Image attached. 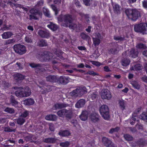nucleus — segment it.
Masks as SVG:
<instances>
[{
    "label": "nucleus",
    "instance_id": "nucleus-13",
    "mask_svg": "<svg viewBox=\"0 0 147 147\" xmlns=\"http://www.w3.org/2000/svg\"><path fill=\"white\" fill-rule=\"evenodd\" d=\"M111 94L109 91L107 89L102 90L101 97L103 99L109 100L111 98Z\"/></svg>",
    "mask_w": 147,
    "mask_h": 147
},
{
    "label": "nucleus",
    "instance_id": "nucleus-49",
    "mask_svg": "<svg viewBox=\"0 0 147 147\" xmlns=\"http://www.w3.org/2000/svg\"><path fill=\"white\" fill-rule=\"evenodd\" d=\"M15 40L14 39H9L5 41V45H8L14 43L15 42Z\"/></svg>",
    "mask_w": 147,
    "mask_h": 147
},
{
    "label": "nucleus",
    "instance_id": "nucleus-55",
    "mask_svg": "<svg viewBox=\"0 0 147 147\" xmlns=\"http://www.w3.org/2000/svg\"><path fill=\"white\" fill-rule=\"evenodd\" d=\"M4 130L5 131L7 132L14 131V130L11 129L9 127H5L4 129Z\"/></svg>",
    "mask_w": 147,
    "mask_h": 147
},
{
    "label": "nucleus",
    "instance_id": "nucleus-5",
    "mask_svg": "<svg viewBox=\"0 0 147 147\" xmlns=\"http://www.w3.org/2000/svg\"><path fill=\"white\" fill-rule=\"evenodd\" d=\"M31 14L29 16V19L32 20H37L39 17H41L42 13L41 11L35 8L31 9L30 10Z\"/></svg>",
    "mask_w": 147,
    "mask_h": 147
},
{
    "label": "nucleus",
    "instance_id": "nucleus-6",
    "mask_svg": "<svg viewBox=\"0 0 147 147\" xmlns=\"http://www.w3.org/2000/svg\"><path fill=\"white\" fill-rule=\"evenodd\" d=\"M57 115L60 117L65 118L69 119H71L72 115V111L66 109H61L58 111L57 113Z\"/></svg>",
    "mask_w": 147,
    "mask_h": 147
},
{
    "label": "nucleus",
    "instance_id": "nucleus-51",
    "mask_svg": "<svg viewBox=\"0 0 147 147\" xmlns=\"http://www.w3.org/2000/svg\"><path fill=\"white\" fill-rule=\"evenodd\" d=\"M52 63L53 64V69H57V64L59 62L55 60V59L53 60L52 61Z\"/></svg>",
    "mask_w": 147,
    "mask_h": 147
},
{
    "label": "nucleus",
    "instance_id": "nucleus-35",
    "mask_svg": "<svg viewBox=\"0 0 147 147\" xmlns=\"http://www.w3.org/2000/svg\"><path fill=\"white\" fill-rule=\"evenodd\" d=\"M131 84L135 89L137 90H139L140 89V85L137 82L135 81H132Z\"/></svg>",
    "mask_w": 147,
    "mask_h": 147
},
{
    "label": "nucleus",
    "instance_id": "nucleus-39",
    "mask_svg": "<svg viewBox=\"0 0 147 147\" xmlns=\"http://www.w3.org/2000/svg\"><path fill=\"white\" fill-rule=\"evenodd\" d=\"M17 123L20 125H22L26 121V120L24 118H19L17 120Z\"/></svg>",
    "mask_w": 147,
    "mask_h": 147
},
{
    "label": "nucleus",
    "instance_id": "nucleus-48",
    "mask_svg": "<svg viewBox=\"0 0 147 147\" xmlns=\"http://www.w3.org/2000/svg\"><path fill=\"white\" fill-rule=\"evenodd\" d=\"M119 128L118 127H117L115 128H112L110 129L109 133L110 134H112L114 132H117L119 130Z\"/></svg>",
    "mask_w": 147,
    "mask_h": 147
},
{
    "label": "nucleus",
    "instance_id": "nucleus-53",
    "mask_svg": "<svg viewBox=\"0 0 147 147\" xmlns=\"http://www.w3.org/2000/svg\"><path fill=\"white\" fill-rule=\"evenodd\" d=\"M49 130L51 131H55V128L54 124L51 123L49 124Z\"/></svg>",
    "mask_w": 147,
    "mask_h": 147
},
{
    "label": "nucleus",
    "instance_id": "nucleus-44",
    "mask_svg": "<svg viewBox=\"0 0 147 147\" xmlns=\"http://www.w3.org/2000/svg\"><path fill=\"white\" fill-rule=\"evenodd\" d=\"M124 137L125 140L128 141H132L133 139V138L132 136L128 134L125 135L124 136Z\"/></svg>",
    "mask_w": 147,
    "mask_h": 147
},
{
    "label": "nucleus",
    "instance_id": "nucleus-1",
    "mask_svg": "<svg viewBox=\"0 0 147 147\" xmlns=\"http://www.w3.org/2000/svg\"><path fill=\"white\" fill-rule=\"evenodd\" d=\"M18 90L15 92L16 95L17 97H21L29 96L31 94L30 88L28 86L24 88L22 87H18Z\"/></svg>",
    "mask_w": 147,
    "mask_h": 147
},
{
    "label": "nucleus",
    "instance_id": "nucleus-37",
    "mask_svg": "<svg viewBox=\"0 0 147 147\" xmlns=\"http://www.w3.org/2000/svg\"><path fill=\"white\" fill-rule=\"evenodd\" d=\"M4 111L10 114H13L15 112V110L13 109L8 107H5L4 109Z\"/></svg>",
    "mask_w": 147,
    "mask_h": 147
},
{
    "label": "nucleus",
    "instance_id": "nucleus-58",
    "mask_svg": "<svg viewBox=\"0 0 147 147\" xmlns=\"http://www.w3.org/2000/svg\"><path fill=\"white\" fill-rule=\"evenodd\" d=\"M82 25L80 24H78V25L77 24V26L75 30L76 32H79L81 28Z\"/></svg>",
    "mask_w": 147,
    "mask_h": 147
},
{
    "label": "nucleus",
    "instance_id": "nucleus-57",
    "mask_svg": "<svg viewBox=\"0 0 147 147\" xmlns=\"http://www.w3.org/2000/svg\"><path fill=\"white\" fill-rule=\"evenodd\" d=\"M25 41L28 43H31L32 42V40L31 38L28 36H26L25 38Z\"/></svg>",
    "mask_w": 147,
    "mask_h": 147
},
{
    "label": "nucleus",
    "instance_id": "nucleus-10",
    "mask_svg": "<svg viewBox=\"0 0 147 147\" xmlns=\"http://www.w3.org/2000/svg\"><path fill=\"white\" fill-rule=\"evenodd\" d=\"M102 142L106 147H117L111 140L106 137L102 138Z\"/></svg>",
    "mask_w": 147,
    "mask_h": 147
},
{
    "label": "nucleus",
    "instance_id": "nucleus-16",
    "mask_svg": "<svg viewBox=\"0 0 147 147\" xmlns=\"http://www.w3.org/2000/svg\"><path fill=\"white\" fill-rule=\"evenodd\" d=\"M29 65L32 68H36V69H39V71L43 72L45 70V69L42 67V65L40 64L31 63L29 64Z\"/></svg>",
    "mask_w": 147,
    "mask_h": 147
},
{
    "label": "nucleus",
    "instance_id": "nucleus-15",
    "mask_svg": "<svg viewBox=\"0 0 147 147\" xmlns=\"http://www.w3.org/2000/svg\"><path fill=\"white\" fill-rule=\"evenodd\" d=\"M38 34L41 37L46 38H48L50 35V33L49 31L41 30L38 31Z\"/></svg>",
    "mask_w": 147,
    "mask_h": 147
},
{
    "label": "nucleus",
    "instance_id": "nucleus-12",
    "mask_svg": "<svg viewBox=\"0 0 147 147\" xmlns=\"http://www.w3.org/2000/svg\"><path fill=\"white\" fill-rule=\"evenodd\" d=\"M147 144L146 141L144 139L140 138L132 144L134 147H140Z\"/></svg>",
    "mask_w": 147,
    "mask_h": 147
},
{
    "label": "nucleus",
    "instance_id": "nucleus-20",
    "mask_svg": "<svg viewBox=\"0 0 147 147\" xmlns=\"http://www.w3.org/2000/svg\"><path fill=\"white\" fill-rule=\"evenodd\" d=\"M25 76L19 73H17L14 75V79L17 82H18L21 81L25 78Z\"/></svg>",
    "mask_w": 147,
    "mask_h": 147
},
{
    "label": "nucleus",
    "instance_id": "nucleus-60",
    "mask_svg": "<svg viewBox=\"0 0 147 147\" xmlns=\"http://www.w3.org/2000/svg\"><path fill=\"white\" fill-rule=\"evenodd\" d=\"M87 74L92 75L93 76L98 75V74L94 72L93 71H89L87 72Z\"/></svg>",
    "mask_w": 147,
    "mask_h": 147
},
{
    "label": "nucleus",
    "instance_id": "nucleus-22",
    "mask_svg": "<svg viewBox=\"0 0 147 147\" xmlns=\"http://www.w3.org/2000/svg\"><path fill=\"white\" fill-rule=\"evenodd\" d=\"M88 113L86 111H83L79 116L80 119L82 121H85L87 119Z\"/></svg>",
    "mask_w": 147,
    "mask_h": 147
},
{
    "label": "nucleus",
    "instance_id": "nucleus-64",
    "mask_svg": "<svg viewBox=\"0 0 147 147\" xmlns=\"http://www.w3.org/2000/svg\"><path fill=\"white\" fill-rule=\"evenodd\" d=\"M142 80L147 84V76H144L141 78Z\"/></svg>",
    "mask_w": 147,
    "mask_h": 147
},
{
    "label": "nucleus",
    "instance_id": "nucleus-47",
    "mask_svg": "<svg viewBox=\"0 0 147 147\" xmlns=\"http://www.w3.org/2000/svg\"><path fill=\"white\" fill-rule=\"evenodd\" d=\"M81 38L84 40H87L89 38V36L84 32L80 34Z\"/></svg>",
    "mask_w": 147,
    "mask_h": 147
},
{
    "label": "nucleus",
    "instance_id": "nucleus-52",
    "mask_svg": "<svg viewBox=\"0 0 147 147\" xmlns=\"http://www.w3.org/2000/svg\"><path fill=\"white\" fill-rule=\"evenodd\" d=\"M43 12L44 15L48 17H50V14L49 11L46 9L44 8L43 9Z\"/></svg>",
    "mask_w": 147,
    "mask_h": 147
},
{
    "label": "nucleus",
    "instance_id": "nucleus-31",
    "mask_svg": "<svg viewBox=\"0 0 147 147\" xmlns=\"http://www.w3.org/2000/svg\"><path fill=\"white\" fill-rule=\"evenodd\" d=\"M130 62V61L129 59L126 58L122 59L121 61V63L123 66L126 67L129 64Z\"/></svg>",
    "mask_w": 147,
    "mask_h": 147
},
{
    "label": "nucleus",
    "instance_id": "nucleus-4",
    "mask_svg": "<svg viewBox=\"0 0 147 147\" xmlns=\"http://www.w3.org/2000/svg\"><path fill=\"white\" fill-rule=\"evenodd\" d=\"M53 54L50 52L44 51L36 55V58L42 62H46L53 58Z\"/></svg>",
    "mask_w": 147,
    "mask_h": 147
},
{
    "label": "nucleus",
    "instance_id": "nucleus-38",
    "mask_svg": "<svg viewBox=\"0 0 147 147\" xmlns=\"http://www.w3.org/2000/svg\"><path fill=\"white\" fill-rule=\"evenodd\" d=\"M70 144L69 142L66 141L64 142L60 143L59 145L62 147H68Z\"/></svg>",
    "mask_w": 147,
    "mask_h": 147
},
{
    "label": "nucleus",
    "instance_id": "nucleus-62",
    "mask_svg": "<svg viewBox=\"0 0 147 147\" xmlns=\"http://www.w3.org/2000/svg\"><path fill=\"white\" fill-rule=\"evenodd\" d=\"M136 127L139 130H142L143 126L140 123H139L136 125Z\"/></svg>",
    "mask_w": 147,
    "mask_h": 147
},
{
    "label": "nucleus",
    "instance_id": "nucleus-14",
    "mask_svg": "<svg viewBox=\"0 0 147 147\" xmlns=\"http://www.w3.org/2000/svg\"><path fill=\"white\" fill-rule=\"evenodd\" d=\"M100 116L97 113H93L91 114L90 118L91 121L94 123L98 122L100 120Z\"/></svg>",
    "mask_w": 147,
    "mask_h": 147
},
{
    "label": "nucleus",
    "instance_id": "nucleus-61",
    "mask_svg": "<svg viewBox=\"0 0 147 147\" xmlns=\"http://www.w3.org/2000/svg\"><path fill=\"white\" fill-rule=\"evenodd\" d=\"M138 47L139 48L146 49L147 47L143 43H140L138 45Z\"/></svg>",
    "mask_w": 147,
    "mask_h": 147
},
{
    "label": "nucleus",
    "instance_id": "nucleus-11",
    "mask_svg": "<svg viewBox=\"0 0 147 147\" xmlns=\"http://www.w3.org/2000/svg\"><path fill=\"white\" fill-rule=\"evenodd\" d=\"M57 82L60 84L65 85L67 84L70 81V78L69 77L65 76H61L57 78Z\"/></svg>",
    "mask_w": 147,
    "mask_h": 147
},
{
    "label": "nucleus",
    "instance_id": "nucleus-23",
    "mask_svg": "<svg viewBox=\"0 0 147 147\" xmlns=\"http://www.w3.org/2000/svg\"><path fill=\"white\" fill-rule=\"evenodd\" d=\"M85 103L84 100L81 99L78 100L75 105V107L77 108H80L83 107Z\"/></svg>",
    "mask_w": 147,
    "mask_h": 147
},
{
    "label": "nucleus",
    "instance_id": "nucleus-56",
    "mask_svg": "<svg viewBox=\"0 0 147 147\" xmlns=\"http://www.w3.org/2000/svg\"><path fill=\"white\" fill-rule=\"evenodd\" d=\"M76 26L77 24H68V27L70 29L74 30H75Z\"/></svg>",
    "mask_w": 147,
    "mask_h": 147
},
{
    "label": "nucleus",
    "instance_id": "nucleus-8",
    "mask_svg": "<svg viewBox=\"0 0 147 147\" xmlns=\"http://www.w3.org/2000/svg\"><path fill=\"white\" fill-rule=\"evenodd\" d=\"M13 48L15 52L20 55L25 54L26 51L25 47L20 44L15 45Z\"/></svg>",
    "mask_w": 147,
    "mask_h": 147
},
{
    "label": "nucleus",
    "instance_id": "nucleus-30",
    "mask_svg": "<svg viewBox=\"0 0 147 147\" xmlns=\"http://www.w3.org/2000/svg\"><path fill=\"white\" fill-rule=\"evenodd\" d=\"M54 53L58 57H59V59L62 60L65 59L62 55L63 54H65V53L62 51L61 50H58L57 49Z\"/></svg>",
    "mask_w": 147,
    "mask_h": 147
},
{
    "label": "nucleus",
    "instance_id": "nucleus-28",
    "mask_svg": "<svg viewBox=\"0 0 147 147\" xmlns=\"http://www.w3.org/2000/svg\"><path fill=\"white\" fill-rule=\"evenodd\" d=\"M129 55L132 57L136 58L138 57V53L135 49L132 48L129 52Z\"/></svg>",
    "mask_w": 147,
    "mask_h": 147
},
{
    "label": "nucleus",
    "instance_id": "nucleus-36",
    "mask_svg": "<svg viewBox=\"0 0 147 147\" xmlns=\"http://www.w3.org/2000/svg\"><path fill=\"white\" fill-rule=\"evenodd\" d=\"M79 15L82 18H84L86 20V22L88 23L90 22L89 18H90L89 15L88 14H84V13L80 12L79 13Z\"/></svg>",
    "mask_w": 147,
    "mask_h": 147
},
{
    "label": "nucleus",
    "instance_id": "nucleus-18",
    "mask_svg": "<svg viewBox=\"0 0 147 147\" xmlns=\"http://www.w3.org/2000/svg\"><path fill=\"white\" fill-rule=\"evenodd\" d=\"M58 139L55 138H45L43 140L44 142L48 144H55L56 143Z\"/></svg>",
    "mask_w": 147,
    "mask_h": 147
},
{
    "label": "nucleus",
    "instance_id": "nucleus-50",
    "mask_svg": "<svg viewBox=\"0 0 147 147\" xmlns=\"http://www.w3.org/2000/svg\"><path fill=\"white\" fill-rule=\"evenodd\" d=\"M108 51L109 53L115 54L117 53V50L115 48H111Z\"/></svg>",
    "mask_w": 147,
    "mask_h": 147
},
{
    "label": "nucleus",
    "instance_id": "nucleus-21",
    "mask_svg": "<svg viewBox=\"0 0 147 147\" xmlns=\"http://www.w3.org/2000/svg\"><path fill=\"white\" fill-rule=\"evenodd\" d=\"M112 5L114 13L117 14H120V6L119 5L116 3H113Z\"/></svg>",
    "mask_w": 147,
    "mask_h": 147
},
{
    "label": "nucleus",
    "instance_id": "nucleus-3",
    "mask_svg": "<svg viewBox=\"0 0 147 147\" xmlns=\"http://www.w3.org/2000/svg\"><path fill=\"white\" fill-rule=\"evenodd\" d=\"M125 13L129 18L134 21L136 20L140 17V12L136 9L127 8L125 9Z\"/></svg>",
    "mask_w": 147,
    "mask_h": 147
},
{
    "label": "nucleus",
    "instance_id": "nucleus-9",
    "mask_svg": "<svg viewBox=\"0 0 147 147\" xmlns=\"http://www.w3.org/2000/svg\"><path fill=\"white\" fill-rule=\"evenodd\" d=\"M147 25L145 23H140L136 24L134 26V30L135 32H140L143 34H147L146 29Z\"/></svg>",
    "mask_w": 147,
    "mask_h": 147
},
{
    "label": "nucleus",
    "instance_id": "nucleus-29",
    "mask_svg": "<svg viewBox=\"0 0 147 147\" xmlns=\"http://www.w3.org/2000/svg\"><path fill=\"white\" fill-rule=\"evenodd\" d=\"M10 102L12 106L15 107L18 106V102L15 99L14 97L12 95L10 96Z\"/></svg>",
    "mask_w": 147,
    "mask_h": 147
},
{
    "label": "nucleus",
    "instance_id": "nucleus-25",
    "mask_svg": "<svg viewBox=\"0 0 147 147\" xmlns=\"http://www.w3.org/2000/svg\"><path fill=\"white\" fill-rule=\"evenodd\" d=\"M37 44L38 46L42 47H46L48 45L46 41L43 39H40L37 42Z\"/></svg>",
    "mask_w": 147,
    "mask_h": 147
},
{
    "label": "nucleus",
    "instance_id": "nucleus-32",
    "mask_svg": "<svg viewBox=\"0 0 147 147\" xmlns=\"http://www.w3.org/2000/svg\"><path fill=\"white\" fill-rule=\"evenodd\" d=\"M24 103L26 105L29 106L34 104V101L33 99L30 98L24 100Z\"/></svg>",
    "mask_w": 147,
    "mask_h": 147
},
{
    "label": "nucleus",
    "instance_id": "nucleus-24",
    "mask_svg": "<svg viewBox=\"0 0 147 147\" xmlns=\"http://www.w3.org/2000/svg\"><path fill=\"white\" fill-rule=\"evenodd\" d=\"M58 134L62 137H67L70 135L71 133L69 131L65 130L60 131L59 132Z\"/></svg>",
    "mask_w": 147,
    "mask_h": 147
},
{
    "label": "nucleus",
    "instance_id": "nucleus-54",
    "mask_svg": "<svg viewBox=\"0 0 147 147\" xmlns=\"http://www.w3.org/2000/svg\"><path fill=\"white\" fill-rule=\"evenodd\" d=\"M51 7L55 12V14L57 15L58 13L57 7L54 5L52 4L51 5Z\"/></svg>",
    "mask_w": 147,
    "mask_h": 147
},
{
    "label": "nucleus",
    "instance_id": "nucleus-43",
    "mask_svg": "<svg viewBox=\"0 0 147 147\" xmlns=\"http://www.w3.org/2000/svg\"><path fill=\"white\" fill-rule=\"evenodd\" d=\"M119 105L120 108L122 111H123L125 109V106L124 100H120L119 102Z\"/></svg>",
    "mask_w": 147,
    "mask_h": 147
},
{
    "label": "nucleus",
    "instance_id": "nucleus-27",
    "mask_svg": "<svg viewBox=\"0 0 147 147\" xmlns=\"http://www.w3.org/2000/svg\"><path fill=\"white\" fill-rule=\"evenodd\" d=\"M47 27L53 31H56L58 28L57 25L52 22H50V24L47 25Z\"/></svg>",
    "mask_w": 147,
    "mask_h": 147
},
{
    "label": "nucleus",
    "instance_id": "nucleus-59",
    "mask_svg": "<svg viewBox=\"0 0 147 147\" xmlns=\"http://www.w3.org/2000/svg\"><path fill=\"white\" fill-rule=\"evenodd\" d=\"M92 64L97 67H99L101 64V63L98 61H93L92 62Z\"/></svg>",
    "mask_w": 147,
    "mask_h": 147
},
{
    "label": "nucleus",
    "instance_id": "nucleus-45",
    "mask_svg": "<svg viewBox=\"0 0 147 147\" xmlns=\"http://www.w3.org/2000/svg\"><path fill=\"white\" fill-rule=\"evenodd\" d=\"M29 112L27 110H25L24 112L22 113L20 115L21 117L23 118H25L29 116Z\"/></svg>",
    "mask_w": 147,
    "mask_h": 147
},
{
    "label": "nucleus",
    "instance_id": "nucleus-34",
    "mask_svg": "<svg viewBox=\"0 0 147 147\" xmlns=\"http://www.w3.org/2000/svg\"><path fill=\"white\" fill-rule=\"evenodd\" d=\"M131 68L132 70L138 71L142 69V66L141 65L138 64L133 66Z\"/></svg>",
    "mask_w": 147,
    "mask_h": 147
},
{
    "label": "nucleus",
    "instance_id": "nucleus-17",
    "mask_svg": "<svg viewBox=\"0 0 147 147\" xmlns=\"http://www.w3.org/2000/svg\"><path fill=\"white\" fill-rule=\"evenodd\" d=\"M78 94L80 96H82L84 94L87 92V89L85 86H79L77 88Z\"/></svg>",
    "mask_w": 147,
    "mask_h": 147
},
{
    "label": "nucleus",
    "instance_id": "nucleus-33",
    "mask_svg": "<svg viewBox=\"0 0 147 147\" xmlns=\"http://www.w3.org/2000/svg\"><path fill=\"white\" fill-rule=\"evenodd\" d=\"M13 35L12 33L10 32H4L2 35L3 39H6L10 38Z\"/></svg>",
    "mask_w": 147,
    "mask_h": 147
},
{
    "label": "nucleus",
    "instance_id": "nucleus-19",
    "mask_svg": "<svg viewBox=\"0 0 147 147\" xmlns=\"http://www.w3.org/2000/svg\"><path fill=\"white\" fill-rule=\"evenodd\" d=\"M58 76H57L49 75L46 78V80L51 82H57Z\"/></svg>",
    "mask_w": 147,
    "mask_h": 147
},
{
    "label": "nucleus",
    "instance_id": "nucleus-40",
    "mask_svg": "<svg viewBox=\"0 0 147 147\" xmlns=\"http://www.w3.org/2000/svg\"><path fill=\"white\" fill-rule=\"evenodd\" d=\"M54 107L56 109H61L65 107V106L62 103H57L55 104Z\"/></svg>",
    "mask_w": 147,
    "mask_h": 147
},
{
    "label": "nucleus",
    "instance_id": "nucleus-63",
    "mask_svg": "<svg viewBox=\"0 0 147 147\" xmlns=\"http://www.w3.org/2000/svg\"><path fill=\"white\" fill-rule=\"evenodd\" d=\"M74 3L77 7H81L80 3L78 0H74Z\"/></svg>",
    "mask_w": 147,
    "mask_h": 147
},
{
    "label": "nucleus",
    "instance_id": "nucleus-7",
    "mask_svg": "<svg viewBox=\"0 0 147 147\" xmlns=\"http://www.w3.org/2000/svg\"><path fill=\"white\" fill-rule=\"evenodd\" d=\"M99 111L101 115L105 119L107 120L109 119V108L107 106L105 105H102L100 108Z\"/></svg>",
    "mask_w": 147,
    "mask_h": 147
},
{
    "label": "nucleus",
    "instance_id": "nucleus-42",
    "mask_svg": "<svg viewBox=\"0 0 147 147\" xmlns=\"http://www.w3.org/2000/svg\"><path fill=\"white\" fill-rule=\"evenodd\" d=\"M114 39L116 40H119L120 41H121L125 40V37L124 36L121 37V36H115L114 37Z\"/></svg>",
    "mask_w": 147,
    "mask_h": 147
},
{
    "label": "nucleus",
    "instance_id": "nucleus-26",
    "mask_svg": "<svg viewBox=\"0 0 147 147\" xmlns=\"http://www.w3.org/2000/svg\"><path fill=\"white\" fill-rule=\"evenodd\" d=\"M45 119L47 120L55 121L57 119V116L54 115L49 114L45 116Z\"/></svg>",
    "mask_w": 147,
    "mask_h": 147
},
{
    "label": "nucleus",
    "instance_id": "nucleus-46",
    "mask_svg": "<svg viewBox=\"0 0 147 147\" xmlns=\"http://www.w3.org/2000/svg\"><path fill=\"white\" fill-rule=\"evenodd\" d=\"M93 43L95 46L98 45L100 43V40L98 38H93Z\"/></svg>",
    "mask_w": 147,
    "mask_h": 147
},
{
    "label": "nucleus",
    "instance_id": "nucleus-2",
    "mask_svg": "<svg viewBox=\"0 0 147 147\" xmlns=\"http://www.w3.org/2000/svg\"><path fill=\"white\" fill-rule=\"evenodd\" d=\"M58 21L61 22H64L65 23L62 24V26L66 27H68V24L72 23L73 20L71 15L66 14L61 15L58 17Z\"/></svg>",
    "mask_w": 147,
    "mask_h": 147
},
{
    "label": "nucleus",
    "instance_id": "nucleus-41",
    "mask_svg": "<svg viewBox=\"0 0 147 147\" xmlns=\"http://www.w3.org/2000/svg\"><path fill=\"white\" fill-rule=\"evenodd\" d=\"M77 88L70 93V95L72 97H75L79 95Z\"/></svg>",
    "mask_w": 147,
    "mask_h": 147
}]
</instances>
